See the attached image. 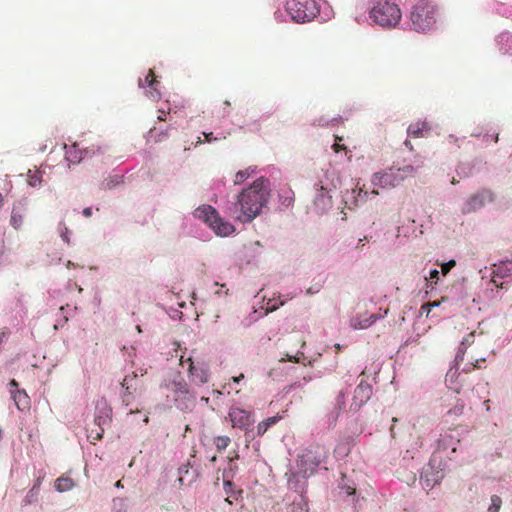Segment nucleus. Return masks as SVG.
<instances>
[{
    "label": "nucleus",
    "instance_id": "49",
    "mask_svg": "<svg viewBox=\"0 0 512 512\" xmlns=\"http://www.w3.org/2000/svg\"><path fill=\"white\" fill-rule=\"evenodd\" d=\"M115 486H116L117 488H122V487H123V485H122L121 480L117 481V482L115 483Z\"/></svg>",
    "mask_w": 512,
    "mask_h": 512
},
{
    "label": "nucleus",
    "instance_id": "57",
    "mask_svg": "<svg viewBox=\"0 0 512 512\" xmlns=\"http://www.w3.org/2000/svg\"><path fill=\"white\" fill-rule=\"evenodd\" d=\"M224 104H225L226 106H230V102H229V101H227V100H226V101H224Z\"/></svg>",
    "mask_w": 512,
    "mask_h": 512
},
{
    "label": "nucleus",
    "instance_id": "30",
    "mask_svg": "<svg viewBox=\"0 0 512 512\" xmlns=\"http://www.w3.org/2000/svg\"><path fill=\"white\" fill-rule=\"evenodd\" d=\"M125 389V394L123 396V401L127 404L129 403V397L133 394V391L135 390L133 386H125L123 387Z\"/></svg>",
    "mask_w": 512,
    "mask_h": 512
},
{
    "label": "nucleus",
    "instance_id": "17",
    "mask_svg": "<svg viewBox=\"0 0 512 512\" xmlns=\"http://www.w3.org/2000/svg\"><path fill=\"white\" fill-rule=\"evenodd\" d=\"M43 181V172L37 168L29 169L27 172V183L31 187L41 186Z\"/></svg>",
    "mask_w": 512,
    "mask_h": 512
},
{
    "label": "nucleus",
    "instance_id": "45",
    "mask_svg": "<svg viewBox=\"0 0 512 512\" xmlns=\"http://www.w3.org/2000/svg\"><path fill=\"white\" fill-rule=\"evenodd\" d=\"M278 308V306L276 304H273L272 306L268 307L267 310L268 311H274Z\"/></svg>",
    "mask_w": 512,
    "mask_h": 512
},
{
    "label": "nucleus",
    "instance_id": "59",
    "mask_svg": "<svg viewBox=\"0 0 512 512\" xmlns=\"http://www.w3.org/2000/svg\"><path fill=\"white\" fill-rule=\"evenodd\" d=\"M215 460H216V456H213V457L211 458V461H212V462H214Z\"/></svg>",
    "mask_w": 512,
    "mask_h": 512
},
{
    "label": "nucleus",
    "instance_id": "8",
    "mask_svg": "<svg viewBox=\"0 0 512 512\" xmlns=\"http://www.w3.org/2000/svg\"><path fill=\"white\" fill-rule=\"evenodd\" d=\"M180 365L188 372L191 382L197 385L206 384L210 379L209 365L203 360H195L191 355L185 357L180 356Z\"/></svg>",
    "mask_w": 512,
    "mask_h": 512
},
{
    "label": "nucleus",
    "instance_id": "16",
    "mask_svg": "<svg viewBox=\"0 0 512 512\" xmlns=\"http://www.w3.org/2000/svg\"><path fill=\"white\" fill-rule=\"evenodd\" d=\"M108 420V417H96L95 422L99 426L97 429H89L88 430V438H90L92 441H98L103 437L104 434V428L102 427V424H104Z\"/></svg>",
    "mask_w": 512,
    "mask_h": 512
},
{
    "label": "nucleus",
    "instance_id": "51",
    "mask_svg": "<svg viewBox=\"0 0 512 512\" xmlns=\"http://www.w3.org/2000/svg\"><path fill=\"white\" fill-rule=\"evenodd\" d=\"M4 204V198L2 196V194L0 193V207H2Z\"/></svg>",
    "mask_w": 512,
    "mask_h": 512
},
{
    "label": "nucleus",
    "instance_id": "27",
    "mask_svg": "<svg viewBox=\"0 0 512 512\" xmlns=\"http://www.w3.org/2000/svg\"><path fill=\"white\" fill-rule=\"evenodd\" d=\"M11 332L8 328L4 327L0 329V351L2 350V344L7 341Z\"/></svg>",
    "mask_w": 512,
    "mask_h": 512
},
{
    "label": "nucleus",
    "instance_id": "44",
    "mask_svg": "<svg viewBox=\"0 0 512 512\" xmlns=\"http://www.w3.org/2000/svg\"><path fill=\"white\" fill-rule=\"evenodd\" d=\"M473 337H474V335H473V334H470V335L468 336V338H466V339L462 342V344H463V345H464V344H466V343H468V344H469V343H470L469 338H473Z\"/></svg>",
    "mask_w": 512,
    "mask_h": 512
},
{
    "label": "nucleus",
    "instance_id": "42",
    "mask_svg": "<svg viewBox=\"0 0 512 512\" xmlns=\"http://www.w3.org/2000/svg\"><path fill=\"white\" fill-rule=\"evenodd\" d=\"M404 144H405V146H406V147H408L410 150H413V146H412V144H411V142H410L409 140H406V141L404 142Z\"/></svg>",
    "mask_w": 512,
    "mask_h": 512
},
{
    "label": "nucleus",
    "instance_id": "38",
    "mask_svg": "<svg viewBox=\"0 0 512 512\" xmlns=\"http://www.w3.org/2000/svg\"><path fill=\"white\" fill-rule=\"evenodd\" d=\"M439 304H440L439 302L434 301V302L427 303L426 306H428V307H437V306H439ZM424 307H425V305L422 306V308H424Z\"/></svg>",
    "mask_w": 512,
    "mask_h": 512
},
{
    "label": "nucleus",
    "instance_id": "36",
    "mask_svg": "<svg viewBox=\"0 0 512 512\" xmlns=\"http://www.w3.org/2000/svg\"><path fill=\"white\" fill-rule=\"evenodd\" d=\"M242 379H244V374H242V373L239 376H234L231 378V380L234 383H239Z\"/></svg>",
    "mask_w": 512,
    "mask_h": 512
},
{
    "label": "nucleus",
    "instance_id": "31",
    "mask_svg": "<svg viewBox=\"0 0 512 512\" xmlns=\"http://www.w3.org/2000/svg\"><path fill=\"white\" fill-rule=\"evenodd\" d=\"M136 378H137L136 374H133L131 376H126L121 383L122 387L133 386L131 382L136 381Z\"/></svg>",
    "mask_w": 512,
    "mask_h": 512
},
{
    "label": "nucleus",
    "instance_id": "43",
    "mask_svg": "<svg viewBox=\"0 0 512 512\" xmlns=\"http://www.w3.org/2000/svg\"><path fill=\"white\" fill-rule=\"evenodd\" d=\"M492 282H493L497 287H499V286H500V287H503V283H500V284H498V283H497L496 276H494V277L492 278Z\"/></svg>",
    "mask_w": 512,
    "mask_h": 512
},
{
    "label": "nucleus",
    "instance_id": "52",
    "mask_svg": "<svg viewBox=\"0 0 512 512\" xmlns=\"http://www.w3.org/2000/svg\"><path fill=\"white\" fill-rule=\"evenodd\" d=\"M66 158H67V160H69V161H73V162H75V160L71 159V156H70V153H69V152H67V153H66Z\"/></svg>",
    "mask_w": 512,
    "mask_h": 512
},
{
    "label": "nucleus",
    "instance_id": "1",
    "mask_svg": "<svg viewBox=\"0 0 512 512\" xmlns=\"http://www.w3.org/2000/svg\"><path fill=\"white\" fill-rule=\"evenodd\" d=\"M269 200V181L263 177L241 191L229 214L241 223H249L259 216Z\"/></svg>",
    "mask_w": 512,
    "mask_h": 512
},
{
    "label": "nucleus",
    "instance_id": "21",
    "mask_svg": "<svg viewBox=\"0 0 512 512\" xmlns=\"http://www.w3.org/2000/svg\"><path fill=\"white\" fill-rule=\"evenodd\" d=\"M279 419V417L273 416L261 421L257 425V434L264 435L271 426L275 425L279 421Z\"/></svg>",
    "mask_w": 512,
    "mask_h": 512
},
{
    "label": "nucleus",
    "instance_id": "12",
    "mask_svg": "<svg viewBox=\"0 0 512 512\" xmlns=\"http://www.w3.org/2000/svg\"><path fill=\"white\" fill-rule=\"evenodd\" d=\"M159 85V81L156 80L155 74L153 70H149L144 79L139 80V86L141 88L147 89L146 94L153 100H157L160 98V92L157 88Z\"/></svg>",
    "mask_w": 512,
    "mask_h": 512
},
{
    "label": "nucleus",
    "instance_id": "13",
    "mask_svg": "<svg viewBox=\"0 0 512 512\" xmlns=\"http://www.w3.org/2000/svg\"><path fill=\"white\" fill-rule=\"evenodd\" d=\"M25 211L26 208L22 202L14 204L11 212L10 224L15 229H19L23 225Z\"/></svg>",
    "mask_w": 512,
    "mask_h": 512
},
{
    "label": "nucleus",
    "instance_id": "11",
    "mask_svg": "<svg viewBox=\"0 0 512 512\" xmlns=\"http://www.w3.org/2000/svg\"><path fill=\"white\" fill-rule=\"evenodd\" d=\"M371 395L372 386L365 381H361L354 390L351 409H360L370 399Z\"/></svg>",
    "mask_w": 512,
    "mask_h": 512
},
{
    "label": "nucleus",
    "instance_id": "10",
    "mask_svg": "<svg viewBox=\"0 0 512 512\" xmlns=\"http://www.w3.org/2000/svg\"><path fill=\"white\" fill-rule=\"evenodd\" d=\"M228 418L234 428L241 430L247 429L254 422L251 412L239 407H231L228 412Z\"/></svg>",
    "mask_w": 512,
    "mask_h": 512
},
{
    "label": "nucleus",
    "instance_id": "18",
    "mask_svg": "<svg viewBox=\"0 0 512 512\" xmlns=\"http://www.w3.org/2000/svg\"><path fill=\"white\" fill-rule=\"evenodd\" d=\"M427 130H428V128H427L426 123L416 122V123H412L409 125L407 132H408L409 136L417 138V137H423L424 131H427Z\"/></svg>",
    "mask_w": 512,
    "mask_h": 512
},
{
    "label": "nucleus",
    "instance_id": "3",
    "mask_svg": "<svg viewBox=\"0 0 512 512\" xmlns=\"http://www.w3.org/2000/svg\"><path fill=\"white\" fill-rule=\"evenodd\" d=\"M369 16L376 24L393 28L400 22L402 13L393 0H373Z\"/></svg>",
    "mask_w": 512,
    "mask_h": 512
},
{
    "label": "nucleus",
    "instance_id": "55",
    "mask_svg": "<svg viewBox=\"0 0 512 512\" xmlns=\"http://www.w3.org/2000/svg\"><path fill=\"white\" fill-rule=\"evenodd\" d=\"M371 194L372 195H378V191L377 190H372Z\"/></svg>",
    "mask_w": 512,
    "mask_h": 512
},
{
    "label": "nucleus",
    "instance_id": "20",
    "mask_svg": "<svg viewBox=\"0 0 512 512\" xmlns=\"http://www.w3.org/2000/svg\"><path fill=\"white\" fill-rule=\"evenodd\" d=\"M74 482L69 477H59L55 481V489L59 492H66L73 488Z\"/></svg>",
    "mask_w": 512,
    "mask_h": 512
},
{
    "label": "nucleus",
    "instance_id": "48",
    "mask_svg": "<svg viewBox=\"0 0 512 512\" xmlns=\"http://www.w3.org/2000/svg\"><path fill=\"white\" fill-rule=\"evenodd\" d=\"M38 494V490L34 491V493H28V497H36Z\"/></svg>",
    "mask_w": 512,
    "mask_h": 512
},
{
    "label": "nucleus",
    "instance_id": "2",
    "mask_svg": "<svg viewBox=\"0 0 512 512\" xmlns=\"http://www.w3.org/2000/svg\"><path fill=\"white\" fill-rule=\"evenodd\" d=\"M329 449L323 444H312L307 447L297 458L298 473L308 478L327 463Z\"/></svg>",
    "mask_w": 512,
    "mask_h": 512
},
{
    "label": "nucleus",
    "instance_id": "28",
    "mask_svg": "<svg viewBox=\"0 0 512 512\" xmlns=\"http://www.w3.org/2000/svg\"><path fill=\"white\" fill-rule=\"evenodd\" d=\"M484 361H485V359H484V358H482V359H477V360L475 361V363H469V364H467V365L463 368V371H464L465 373H469V372H471L472 370H474V369H476V368H480L479 363H480V362H484Z\"/></svg>",
    "mask_w": 512,
    "mask_h": 512
},
{
    "label": "nucleus",
    "instance_id": "15",
    "mask_svg": "<svg viewBox=\"0 0 512 512\" xmlns=\"http://www.w3.org/2000/svg\"><path fill=\"white\" fill-rule=\"evenodd\" d=\"M172 389L176 394L175 401H178L180 397H183L184 399L191 400L192 403L194 402V397L190 394L189 386L184 380L174 382Z\"/></svg>",
    "mask_w": 512,
    "mask_h": 512
},
{
    "label": "nucleus",
    "instance_id": "40",
    "mask_svg": "<svg viewBox=\"0 0 512 512\" xmlns=\"http://www.w3.org/2000/svg\"><path fill=\"white\" fill-rule=\"evenodd\" d=\"M286 359L290 362H298V358L294 357V356H290V355H286Z\"/></svg>",
    "mask_w": 512,
    "mask_h": 512
},
{
    "label": "nucleus",
    "instance_id": "41",
    "mask_svg": "<svg viewBox=\"0 0 512 512\" xmlns=\"http://www.w3.org/2000/svg\"><path fill=\"white\" fill-rule=\"evenodd\" d=\"M495 274L496 276H500V277H503L504 274L502 273V267H498L497 270L495 271Z\"/></svg>",
    "mask_w": 512,
    "mask_h": 512
},
{
    "label": "nucleus",
    "instance_id": "50",
    "mask_svg": "<svg viewBox=\"0 0 512 512\" xmlns=\"http://www.w3.org/2000/svg\"><path fill=\"white\" fill-rule=\"evenodd\" d=\"M362 193L364 194V196H367L368 192L367 191H363V189H360L359 190V196L361 197L362 196Z\"/></svg>",
    "mask_w": 512,
    "mask_h": 512
},
{
    "label": "nucleus",
    "instance_id": "47",
    "mask_svg": "<svg viewBox=\"0 0 512 512\" xmlns=\"http://www.w3.org/2000/svg\"><path fill=\"white\" fill-rule=\"evenodd\" d=\"M38 494V490L34 491V493H28V497H36Z\"/></svg>",
    "mask_w": 512,
    "mask_h": 512
},
{
    "label": "nucleus",
    "instance_id": "6",
    "mask_svg": "<svg viewBox=\"0 0 512 512\" xmlns=\"http://www.w3.org/2000/svg\"><path fill=\"white\" fill-rule=\"evenodd\" d=\"M194 216L205 222L219 236H229L235 231L234 226L222 219L217 210L211 205L198 207Z\"/></svg>",
    "mask_w": 512,
    "mask_h": 512
},
{
    "label": "nucleus",
    "instance_id": "7",
    "mask_svg": "<svg viewBox=\"0 0 512 512\" xmlns=\"http://www.w3.org/2000/svg\"><path fill=\"white\" fill-rule=\"evenodd\" d=\"M286 11L293 21L305 23L318 15L319 8L314 0H287Z\"/></svg>",
    "mask_w": 512,
    "mask_h": 512
},
{
    "label": "nucleus",
    "instance_id": "14",
    "mask_svg": "<svg viewBox=\"0 0 512 512\" xmlns=\"http://www.w3.org/2000/svg\"><path fill=\"white\" fill-rule=\"evenodd\" d=\"M12 398L19 410H27L30 408V399L27 393L24 390H15L11 389Z\"/></svg>",
    "mask_w": 512,
    "mask_h": 512
},
{
    "label": "nucleus",
    "instance_id": "19",
    "mask_svg": "<svg viewBox=\"0 0 512 512\" xmlns=\"http://www.w3.org/2000/svg\"><path fill=\"white\" fill-rule=\"evenodd\" d=\"M378 318L379 316L377 314H371L369 317L356 319L353 322V327L355 329H366L376 322Z\"/></svg>",
    "mask_w": 512,
    "mask_h": 512
},
{
    "label": "nucleus",
    "instance_id": "33",
    "mask_svg": "<svg viewBox=\"0 0 512 512\" xmlns=\"http://www.w3.org/2000/svg\"><path fill=\"white\" fill-rule=\"evenodd\" d=\"M41 482H42L41 478H37L32 489L30 490V493H34V491L38 490L41 485Z\"/></svg>",
    "mask_w": 512,
    "mask_h": 512
},
{
    "label": "nucleus",
    "instance_id": "5",
    "mask_svg": "<svg viewBox=\"0 0 512 512\" xmlns=\"http://www.w3.org/2000/svg\"><path fill=\"white\" fill-rule=\"evenodd\" d=\"M415 174V168L412 165L404 167L392 166L384 172H376L372 176V184L380 188H394L403 182L407 177Z\"/></svg>",
    "mask_w": 512,
    "mask_h": 512
},
{
    "label": "nucleus",
    "instance_id": "25",
    "mask_svg": "<svg viewBox=\"0 0 512 512\" xmlns=\"http://www.w3.org/2000/svg\"><path fill=\"white\" fill-rule=\"evenodd\" d=\"M286 512H308L307 505L298 502V503H292L286 508Z\"/></svg>",
    "mask_w": 512,
    "mask_h": 512
},
{
    "label": "nucleus",
    "instance_id": "9",
    "mask_svg": "<svg viewBox=\"0 0 512 512\" xmlns=\"http://www.w3.org/2000/svg\"><path fill=\"white\" fill-rule=\"evenodd\" d=\"M493 200V194L489 190H482L471 195L467 201L465 202L462 212L463 213H471L475 212L478 209L482 208L487 202H491Z\"/></svg>",
    "mask_w": 512,
    "mask_h": 512
},
{
    "label": "nucleus",
    "instance_id": "35",
    "mask_svg": "<svg viewBox=\"0 0 512 512\" xmlns=\"http://www.w3.org/2000/svg\"><path fill=\"white\" fill-rule=\"evenodd\" d=\"M82 214L85 217H90V216H92V209L90 207L84 208L82 211Z\"/></svg>",
    "mask_w": 512,
    "mask_h": 512
},
{
    "label": "nucleus",
    "instance_id": "32",
    "mask_svg": "<svg viewBox=\"0 0 512 512\" xmlns=\"http://www.w3.org/2000/svg\"><path fill=\"white\" fill-rule=\"evenodd\" d=\"M429 278L431 280V283H437V281L439 280V271L437 269L431 270Z\"/></svg>",
    "mask_w": 512,
    "mask_h": 512
},
{
    "label": "nucleus",
    "instance_id": "22",
    "mask_svg": "<svg viewBox=\"0 0 512 512\" xmlns=\"http://www.w3.org/2000/svg\"><path fill=\"white\" fill-rule=\"evenodd\" d=\"M251 173H253V170H250V169L238 171L234 177V184L235 185L242 184L246 179H248L250 177Z\"/></svg>",
    "mask_w": 512,
    "mask_h": 512
},
{
    "label": "nucleus",
    "instance_id": "56",
    "mask_svg": "<svg viewBox=\"0 0 512 512\" xmlns=\"http://www.w3.org/2000/svg\"><path fill=\"white\" fill-rule=\"evenodd\" d=\"M355 493V489H352V490H349L348 491V494L351 495V494H354Z\"/></svg>",
    "mask_w": 512,
    "mask_h": 512
},
{
    "label": "nucleus",
    "instance_id": "58",
    "mask_svg": "<svg viewBox=\"0 0 512 512\" xmlns=\"http://www.w3.org/2000/svg\"><path fill=\"white\" fill-rule=\"evenodd\" d=\"M203 141L201 140V138H198V141L196 144H201Z\"/></svg>",
    "mask_w": 512,
    "mask_h": 512
},
{
    "label": "nucleus",
    "instance_id": "4",
    "mask_svg": "<svg viewBox=\"0 0 512 512\" xmlns=\"http://www.w3.org/2000/svg\"><path fill=\"white\" fill-rule=\"evenodd\" d=\"M437 8L431 0H419L412 7L410 20L414 30L427 31L436 23Z\"/></svg>",
    "mask_w": 512,
    "mask_h": 512
},
{
    "label": "nucleus",
    "instance_id": "26",
    "mask_svg": "<svg viewBox=\"0 0 512 512\" xmlns=\"http://www.w3.org/2000/svg\"><path fill=\"white\" fill-rule=\"evenodd\" d=\"M341 141H343V137L335 136V143L332 145V149L335 153H339L341 151H347V147L345 145L341 144Z\"/></svg>",
    "mask_w": 512,
    "mask_h": 512
},
{
    "label": "nucleus",
    "instance_id": "37",
    "mask_svg": "<svg viewBox=\"0 0 512 512\" xmlns=\"http://www.w3.org/2000/svg\"><path fill=\"white\" fill-rule=\"evenodd\" d=\"M337 401H338L339 405H344V393L343 392L339 393Z\"/></svg>",
    "mask_w": 512,
    "mask_h": 512
},
{
    "label": "nucleus",
    "instance_id": "46",
    "mask_svg": "<svg viewBox=\"0 0 512 512\" xmlns=\"http://www.w3.org/2000/svg\"><path fill=\"white\" fill-rule=\"evenodd\" d=\"M164 116H165V114H164V112H162V113L158 116V119H159L160 121H165V117H164Z\"/></svg>",
    "mask_w": 512,
    "mask_h": 512
},
{
    "label": "nucleus",
    "instance_id": "34",
    "mask_svg": "<svg viewBox=\"0 0 512 512\" xmlns=\"http://www.w3.org/2000/svg\"><path fill=\"white\" fill-rule=\"evenodd\" d=\"M204 137H205V141L206 142H212L214 140H217L218 138L216 137H213V133L210 132V133H204Z\"/></svg>",
    "mask_w": 512,
    "mask_h": 512
},
{
    "label": "nucleus",
    "instance_id": "23",
    "mask_svg": "<svg viewBox=\"0 0 512 512\" xmlns=\"http://www.w3.org/2000/svg\"><path fill=\"white\" fill-rule=\"evenodd\" d=\"M230 442L231 440L228 436H218L214 440L215 446L218 451L225 450L229 446Z\"/></svg>",
    "mask_w": 512,
    "mask_h": 512
},
{
    "label": "nucleus",
    "instance_id": "24",
    "mask_svg": "<svg viewBox=\"0 0 512 512\" xmlns=\"http://www.w3.org/2000/svg\"><path fill=\"white\" fill-rule=\"evenodd\" d=\"M502 505V500L498 495L491 496V505L488 508V512H499Z\"/></svg>",
    "mask_w": 512,
    "mask_h": 512
},
{
    "label": "nucleus",
    "instance_id": "29",
    "mask_svg": "<svg viewBox=\"0 0 512 512\" xmlns=\"http://www.w3.org/2000/svg\"><path fill=\"white\" fill-rule=\"evenodd\" d=\"M456 265L455 260H450L447 263L442 264V273L443 275H447L449 271Z\"/></svg>",
    "mask_w": 512,
    "mask_h": 512
},
{
    "label": "nucleus",
    "instance_id": "53",
    "mask_svg": "<svg viewBox=\"0 0 512 512\" xmlns=\"http://www.w3.org/2000/svg\"><path fill=\"white\" fill-rule=\"evenodd\" d=\"M224 486L231 487V486H232V482H230V481H224Z\"/></svg>",
    "mask_w": 512,
    "mask_h": 512
},
{
    "label": "nucleus",
    "instance_id": "39",
    "mask_svg": "<svg viewBox=\"0 0 512 512\" xmlns=\"http://www.w3.org/2000/svg\"><path fill=\"white\" fill-rule=\"evenodd\" d=\"M9 385L11 388H15L16 390L18 389V382L15 379H12Z\"/></svg>",
    "mask_w": 512,
    "mask_h": 512
},
{
    "label": "nucleus",
    "instance_id": "54",
    "mask_svg": "<svg viewBox=\"0 0 512 512\" xmlns=\"http://www.w3.org/2000/svg\"><path fill=\"white\" fill-rule=\"evenodd\" d=\"M320 190L322 192V195L324 194V192H326V189L323 186H320Z\"/></svg>",
    "mask_w": 512,
    "mask_h": 512
}]
</instances>
